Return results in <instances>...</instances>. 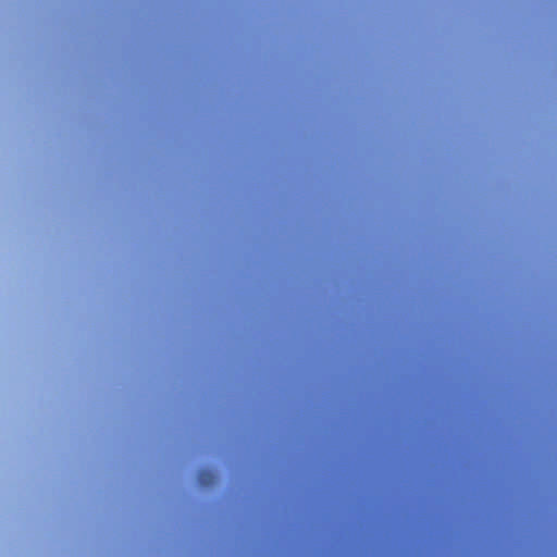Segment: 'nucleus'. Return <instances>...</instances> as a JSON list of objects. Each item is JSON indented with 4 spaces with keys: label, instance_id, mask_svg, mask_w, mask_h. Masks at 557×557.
<instances>
[{
    "label": "nucleus",
    "instance_id": "1",
    "mask_svg": "<svg viewBox=\"0 0 557 557\" xmlns=\"http://www.w3.org/2000/svg\"><path fill=\"white\" fill-rule=\"evenodd\" d=\"M206 475L209 476V479L211 480V476H212V473L211 472H208V473H205Z\"/></svg>",
    "mask_w": 557,
    "mask_h": 557
}]
</instances>
